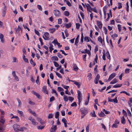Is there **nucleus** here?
Listing matches in <instances>:
<instances>
[{"label": "nucleus", "instance_id": "nucleus-11", "mask_svg": "<svg viewBox=\"0 0 132 132\" xmlns=\"http://www.w3.org/2000/svg\"><path fill=\"white\" fill-rule=\"evenodd\" d=\"M37 119L38 121L40 122V123L41 125H43L45 123V122L43 121L39 117H37Z\"/></svg>", "mask_w": 132, "mask_h": 132}, {"label": "nucleus", "instance_id": "nucleus-3", "mask_svg": "<svg viewBox=\"0 0 132 132\" xmlns=\"http://www.w3.org/2000/svg\"><path fill=\"white\" fill-rule=\"evenodd\" d=\"M44 35L45 37L43 36V38L45 40H48L49 38V34L47 32H45L44 33Z\"/></svg>", "mask_w": 132, "mask_h": 132}, {"label": "nucleus", "instance_id": "nucleus-36", "mask_svg": "<svg viewBox=\"0 0 132 132\" xmlns=\"http://www.w3.org/2000/svg\"><path fill=\"white\" fill-rule=\"evenodd\" d=\"M98 40L101 42L102 44V39L101 36H99L98 38Z\"/></svg>", "mask_w": 132, "mask_h": 132}, {"label": "nucleus", "instance_id": "nucleus-15", "mask_svg": "<svg viewBox=\"0 0 132 132\" xmlns=\"http://www.w3.org/2000/svg\"><path fill=\"white\" fill-rule=\"evenodd\" d=\"M73 70L76 71H77L79 69L76 64H73Z\"/></svg>", "mask_w": 132, "mask_h": 132}, {"label": "nucleus", "instance_id": "nucleus-37", "mask_svg": "<svg viewBox=\"0 0 132 132\" xmlns=\"http://www.w3.org/2000/svg\"><path fill=\"white\" fill-rule=\"evenodd\" d=\"M55 73L56 76H57L58 77L61 78H62V76L59 73L57 72H55Z\"/></svg>", "mask_w": 132, "mask_h": 132}, {"label": "nucleus", "instance_id": "nucleus-39", "mask_svg": "<svg viewBox=\"0 0 132 132\" xmlns=\"http://www.w3.org/2000/svg\"><path fill=\"white\" fill-rule=\"evenodd\" d=\"M45 127L44 126H37V128L38 129H43Z\"/></svg>", "mask_w": 132, "mask_h": 132}, {"label": "nucleus", "instance_id": "nucleus-5", "mask_svg": "<svg viewBox=\"0 0 132 132\" xmlns=\"http://www.w3.org/2000/svg\"><path fill=\"white\" fill-rule=\"evenodd\" d=\"M100 77L99 74H97L94 80V82L95 84H96L98 83V81L100 79Z\"/></svg>", "mask_w": 132, "mask_h": 132}, {"label": "nucleus", "instance_id": "nucleus-16", "mask_svg": "<svg viewBox=\"0 0 132 132\" xmlns=\"http://www.w3.org/2000/svg\"><path fill=\"white\" fill-rule=\"evenodd\" d=\"M71 81L74 82V84L77 85L78 88H79L80 87L79 86L80 85V83L77 82L76 81L73 80H71Z\"/></svg>", "mask_w": 132, "mask_h": 132}, {"label": "nucleus", "instance_id": "nucleus-42", "mask_svg": "<svg viewBox=\"0 0 132 132\" xmlns=\"http://www.w3.org/2000/svg\"><path fill=\"white\" fill-rule=\"evenodd\" d=\"M84 39V36L83 35V34L82 32L81 33V42L82 43H83V42Z\"/></svg>", "mask_w": 132, "mask_h": 132}, {"label": "nucleus", "instance_id": "nucleus-49", "mask_svg": "<svg viewBox=\"0 0 132 132\" xmlns=\"http://www.w3.org/2000/svg\"><path fill=\"white\" fill-rule=\"evenodd\" d=\"M14 118H16V120H18L17 121H19V118L17 116H13V117L11 118V119H12Z\"/></svg>", "mask_w": 132, "mask_h": 132}, {"label": "nucleus", "instance_id": "nucleus-50", "mask_svg": "<svg viewBox=\"0 0 132 132\" xmlns=\"http://www.w3.org/2000/svg\"><path fill=\"white\" fill-rule=\"evenodd\" d=\"M53 63L54 64V65L56 67H57L59 66V64L56 62L54 61Z\"/></svg>", "mask_w": 132, "mask_h": 132}, {"label": "nucleus", "instance_id": "nucleus-30", "mask_svg": "<svg viewBox=\"0 0 132 132\" xmlns=\"http://www.w3.org/2000/svg\"><path fill=\"white\" fill-rule=\"evenodd\" d=\"M89 38L88 37L85 36L84 37V40L87 42H88L89 41Z\"/></svg>", "mask_w": 132, "mask_h": 132}, {"label": "nucleus", "instance_id": "nucleus-19", "mask_svg": "<svg viewBox=\"0 0 132 132\" xmlns=\"http://www.w3.org/2000/svg\"><path fill=\"white\" fill-rule=\"evenodd\" d=\"M87 11L89 12H92V8L90 6H87Z\"/></svg>", "mask_w": 132, "mask_h": 132}, {"label": "nucleus", "instance_id": "nucleus-1", "mask_svg": "<svg viewBox=\"0 0 132 132\" xmlns=\"http://www.w3.org/2000/svg\"><path fill=\"white\" fill-rule=\"evenodd\" d=\"M3 4L4 5V7H3L2 10V16L4 17L5 16V13L6 12V7L4 3H3Z\"/></svg>", "mask_w": 132, "mask_h": 132}, {"label": "nucleus", "instance_id": "nucleus-60", "mask_svg": "<svg viewBox=\"0 0 132 132\" xmlns=\"http://www.w3.org/2000/svg\"><path fill=\"white\" fill-rule=\"evenodd\" d=\"M103 111L105 112L106 114H109L110 113L109 111H106L105 109L103 110Z\"/></svg>", "mask_w": 132, "mask_h": 132}, {"label": "nucleus", "instance_id": "nucleus-34", "mask_svg": "<svg viewBox=\"0 0 132 132\" xmlns=\"http://www.w3.org/2000/svg\"><path fill=\"white\" fill-rule=\"evenodd\" d=\"M84 51L85 53L88 54L89 55H90V52L89 50H87V49L85 50Z\"/></svg>", "mask_w": 132, "mask_h": 132}, {"label": "nucleus", "instance_id": "nucleus-35", "mask_svg": "<svg viewBox=\"0 0 132 132\" xmlns=\"http://www.w3.org/2000/svg\"><path fill=\"white\" fill-rule=\"evenodd\" d=\"M59 116V112H56L55 114V117L57 119L58 118Z\"/></svg>", "mask_w": 132, "mask_h": 132}, {"label": "nucleus", "instance_id": "nucleus-47", "mask_svg": "<svg viewBox=\"0 0 132 132\" xmlns=\"http://www.w3.org/2000/svg\"><path fill=\"white\" fill-rule=\"evenodd\" d=\"M123 93L125 94L126 95H127L128 96H129L130 95V94L129 93H128L127 92H125V91H122L121 92H120V93Z\"/></svg>", "mask_w": 132, "mask_h": 132}, {"label": "nucleus", "instance_id": "nucleus-24", "mask_svg": "<svg viewBox=\"0 0 132 132\" xmlns=\"http://www.w3.org/2000/svg\"><path fill=\"white\" fill-rule=\"evenodd\" d=\"M78 94V99H81V93L80 91L78 90H77Z\"/></svg>", "mask_w": 132, "mask_h": 132}, {"label": "nucleus", "instance_id": "nucleus-13", "mask_svg": "<svg viewBox=\"0 0 132 132\" xmlns=\"http://www.w3.org/2000/svg\"><path fill=\"white\" fill-rule=\"evenodd\" d=\"M81 112L82 114L84 115H86L87 113V110L83 108L81 109Z\"/></svg>", "mask_w": 132, "mask_h": 132}, {"label": "nucleus", "instance_id": "nucleus-56", "mask_svg": "<svg viewBox=\"0 0 132 132\" xmlns=\"http://www.w3.org/2000/svg\"><path fill=\"white\" fill-rule=\"evenodd\" d=\"M127 111L128 113V114L129 116L131 117V113L130 111L128 109H127Z\"/></svg>", "mask_w": 132, "mask_h": 132}, {"label": "nucleus", "instance_id": "nucleus-55", "mask_svg": "<svg viewBox=\"0 0 132 132\" xmlns=\"http://www.w3.org/2000/svg\"><path fill=\"white\" fill-rule=\"evenodd\" d=\"M55 100V98L54 96H52V97L50 98V102H51Z\"/></svg>", "mask_w": 132, "mask_h": 132}, {"label": "nucleus", "instance_id": "nucleus-29", "mask_svg": "<svg viewBox=\"0 0 132 132\" xmlns=\"http://www.w3.org/2000/svg\"><path fill=\"white\" fill-rule=\"evenodd\" d=\"M18 103V106L20 107L21 105V101L18 98L16 99Z\"/></svg>", "mask_w": 132, "mask_h": 132}, {"label": "nucleus", "instance_id": "nucleus-32", "mask_svg": "<svg viewBox=\"0 0 132 132\" xmlns=\"http://www.w3.org/2000/svg\"><path fill=\"white\" fill-rule=\"evenodd\" d=\"M30 62L31 64L33 65V67H34L36 65V63H35L33 62L32 59H31L30 61Z\"/></svg>", "mask_w": 132, "mask_h": 132}, {"label": "nucleus", "instance_id": "nucleus-51", "mask_svg": "<svg viewBox=\"0 0 132 132\" xmlns=\"http://www.w3.org/2000/svg\"><path fill=\"white\" fill-rule=\"evenodd\" d=\"M64 33L66 37H67L68 35V31L67 29H65L64 31Z\"/></svg>", "mask_w": 132, "mask_h": 132}, {"label": "nucleus", "instance_id": "nucleus-25", "mask_svg": "<svg viewBox=\"0 0 132 132\" xmlns=\"http://www.w3.org/2000/svg\"><path fill=\"white\" fill-rule=\"evenodd\" d=\"M121 123L123 124H125L126 123V121L124 118V117L123 116L121 118Z\"/></svg>", "mask_w": 132, "mask_h": 132}, {"label": "nucleus", "instance_id": "nucleus-31", "mask_svg": "<svg viewBox=\"0 0 132 132\" xmlns=\"http://www.w3.org/2000/svg\"><path fill=\"white\" fill-rule=\"evenodd\" d=\"M67 96L64 95L63 96V99L65 102H67L68 100V98Z\"/></svg>", "mask_w": 132, "mask_h": 132}, {"label": "nucleus", "instance_id": "nucleus-28", "mask_svg": "<svg viewBox=\"0 0 132 132\" xmlns=\"http://www.w3.org/2000/svg\"><path fill=\"white\" fill-rule=\"evenodd\" d=\"M117 80L116 78H115L111 82L110 84H113L117 82Z\"/></svg>", "mask_w": 132, "mask_h": 132}, {"label": "nucleus", "instance_id": "nucleus-18", "mask_svg": "<svg viewBox=\"0 0 132 132\" xmlns=\"http://www.w3.org/2000/svg\"><path fill=\"white\" fill-rule=\"evenodd\" d=\"M56 125H55L53 127H51V128L50 132H55V131L56 129Z\"/></svg>", "mask_w": 132, "mask_h": 132}, {"label": "nucleus", "instance_id": "nucleus-63", "mask_svg": "<svg viewBox=\"0 0 132 132\" xmlns=\"http://www.w3.org/2000/svg\"><path fill=\"white\" fill-rule=\"evenodd\" d=\"M118 29L119 31H120L121 30V26L120 24L118 25Z\"/></svg>", "mask_w": 132, "mask_h": 132}, {"label": "nucleus", "instance_id": "nucleus-20", "mask_svg": "<svg viewBox=\"0 0 132 132\" xmlns=\"http://www.w3.org/2000/svg\"><path fill=\"white\" fill-rule=\"evenodd\" d=\"M28 111L29 112L31 113L33 115L35 116H37V114L36 113H35V112L34 111H32L30 109H28Z\"/></svg>", "mask_w": 132, "mask_h": 132}, {"label": "nucleus", "instance_id": "nucleus-44", "mask_svg": "<svg viewBox=\"0 0 132 132\" xmlns=\"http://www.w3.org/2000/svg\"><path fill=\"white\" fill-rule=\"evenodd\" d=\"M57 90L59 92H60L61 91H63V89L60 87H57Z\"/></svg>", "mask_w": 132, "mask_h": 132}, {"label": "nucleus", "instance_id": "nucleus-48", "mask_svg": "<svg viewBox=\"0 0 132 132\" xmlns=\"http://www.w3.org/2000/svg\"><path fill=\"white\" fill-rule=\"evenodd\" d=\"M99 116L100 117H103L105 116V115L103 112L101 111V113L99 114Z\"/></svg>", "mask_w": 132, "mask_h": 132}, {"label": "nucleus", "instance_id": "nucleus-33", "mask_svg": "<svg viewBox=\"0 0 132 132\" xmlns=\"http://www.w3.org/2000/svg\"><path fill=\"white\" fill-rule=\"evenodd\" d=\"M106 57L107 58L110 60V56L109 51H107L106 52Z\"/></svg>", "mask_w": 132, "mask_h": 132}, {"label": "nucleus", "instance_id": "nucleus-62", "mask_svg": "<svg viewBox=\"0 0 132 132\" xmlns=\"http://www.w3.org/2000/svg\"><path fill=\"white\" fill-rule=\"evenodd\" d=\"M29 103L31 105L35 104V103L34 102H32L30 100V99L29 100Z\"/></svg>", "mask_w": 132, "mask_h": 132}, {"label": "nucleus", "instance_id": "nucleus-8", "mask_svg": "<svg viewBox=\"0 0 132 132\" xmlns=\"http://www.w3.org/2000/svg\"><path fill=\"white\" fill-rule=\"evenodd\" d=\"M19 127V126L17 124H15L13 126V128L14 129V130L16 131L19 130L18 129Z\"/></svg>", "mask_w": 132, "mask_h": 132}, {"label": "nucleus", "instance_id": "nucleus-41", "mask_svg": "<svg viewBox=\"0 0 132 132\" xmlns=\"http://www.w3.org/2000/svg\"><path fill=\"white\" fill-rule=\"evenodd\" d=\"M71 26V23L66 24L65 25L66 27L67 28H68L70 27Z\"/></svg>", "mask_w": 132, "mask_h": 132}, {"label": "nucleus", "instance_id": "nucleus-17", "mask_svg": "<svg viewBox=\"0 0 132 132\" xmlns=\"http://www.w3.org/2000/svg\"><path fill=\"white\" fill-rule=\"evenodd\" d=\"M79 37V35H78L77 36L76 38L75 39V44L76 45H78V39Z\"/></svg>", "mask_w": 132, "mask_h": 132}, {"label": "nucleus", "instance_id": "nucleus-10", "mask_svg": "<svg viewBox=\"0 0 132 132\" xmlns=\"http://www.w3.org/2000/svg\"><path fill=\"white\" fill-rule=\"evenodd\" d=\"M47 87L46 86H44L42 88V91L44 93L48 94V91L46 90Z\"/></svg>", "mask_w": 132, "mask_h": 132}, {"label": "nucleus", "instance_id": "nucleus-26", "mask_svg": "<svg viewBox=\"0 0 132 132\" xmlns=\"http://www.w3.org/2000/svg\"><path fill=\"white\" fill-rule=\"evenodd\" d=\"M53 45L51 44H50V47H49V51L51 53L52 52V50H54V48H53Z\"/></svg>", "mask_w": 132, "mask_h": 132}, {"label": "nucleus", "instance_id": "nucleus-52", "mask_svg": "<svg viewBox=\"0 0 132 132\" xmlns=\"http://www.w3.org/2000/svg\"><path fill=\"white\" fill-rule=\"evenodd\" d=\"M68 98L69 101L71 102H72L74 100V98L71 96H69Z\"/></svg>", "mask_w": 132, "mask_h": 132}, {"label": "nucleus", "instance_id": "nucleus-12", "mask_svg": "<svg viewBox=\"0 0 132 132\" xmlns=\"http://www.w3.org/2000/svg\"><path fill=\"white\" fill-rule=\"evenodd\" d=\"M31 92L34 95H35L38 98H39L40 95L39 94L36 93L35 91L34 90H32Z\"/></svg>", "mask_w": 132, "mask_h": 132}, {"label": "nucleus", "instance_id": "nucleus-59", "mask_svg": "<svg viewBox=\"0 0 132 132\" xmlns=\"http://www.w3.org/2000/svg\"><path fill=\"white\" fill-rule=\"evenodd\" d=\"M50 78L52 80L54 79V76L52 73H51L50 75Z\"/></svg>", "mask_w": 132, "mask_h": 132}, {"label": "nucleus", "instance_id": "nucleus-4", "mask_svg": "<svg viewBox=\"0 0 132 132\" xmlns=\"http://www.w3.org/2000/svg\"><path fill=\"white\" fill-rule=\"evenodd\" d=\"M52 43H54L55 45L56 44L57 45L59 48L61 47L62 46V45H60V43L58 42L57 40L54 39L52 42Z\"/></svg>", "mask_w": 132, "mask_h": 132}, {"label": "nucleus", "instance_id": "nucleus-38", "mask_svg": "<svg viewBox=\"0 0 132 132\" xmlns=\"http://www.w3.org/2000/svg\"><path fill=\"white\" fill-rule=\"evenodd\" d=\"M55 30V28H50L49 29V31H50V32L52 33Z\"/></svg>", "mask_w": 132, "mask_h": 132}, {"label": "nucleus", "instance_id": "nucleus-58", "mask_svg": "<svg viewBox=\"0 0 132 132\" xmlns=\"http://www.w3.org/2000/svg\"><path fill=\"white\" fill-rule=\"evenodd\" d=\"M113 101L116 103H117L118 102V100L117 99V97H116L114 99H113Z\"/></svg>", "mask_w": 132, "mask_h": 132}, {"label": "nucleus", "instance_id": "nucleus-54", "mask_svg": "<svg viewBox=\"0 0 132 132\" xmlns=\"http://www.w3.org/2000/svg\"><path fill=\"white\" fill-rule=\"evenodd\" d=\"M126 10L128 12L129 11V6L128 5V2H127L126 3Z\"/></svg>", "mask_w": 132, "mask_h": 132}, {"label": "nucleus", "instance_id": "nucleus-53", "mask_svg": "<svg viewBox=\"0 0 132 132\" xmlns=\"http://www.w3.org/2000/svg\"><path fill=\"white\" fill-rule=\"evenodd\" d=\"M62 23V20L61 19H59L58 20V23L59 24H61Z\"/></svg>", "mask_w": 132, "mask_h": 132}, {"label": "nucleus", "instance_id": "nucleus-57", "mask_svg": "<svg viewBox=\"0 0 132 132\" xmlns=\"http://www.w3.org/2000/svg\"><path fill=\"white\" fill-rule=\"evenodd\" d=\"M112 128H117L118 127V125H117V124H115V123H113L112 126Z\"/></svg>", "mask_w": 132, "mask_h": 132}, {"label": "nucleus", "instance_id": "nucleus-2", "mask_svg": "<svg viewBox=\"0 0 132 132\" xmlns=\"http://www.w3.org/2000/svg\"><path fill=\"white\" fill-rule=\"evenodd\" d=\"M53 13L56 16H58L61 15V13L60 11L57 10H54L53 11Z\"/></svg>", "mask_w": 132, "mask_h": 132}, {"label": "nucleus", "instance_id": "nucleus-23", "mask_svg": "<svg viewBox=\"0 0 132 132\" xmlns=\"http://www.w3.org/2000/svg\"><path fill=\"white\" fill-rule=\"evenodd\" d=\"M51 59L52 60L58 61V59L56 56H53L51 57Z\"/></svg>", "mask_w": 132, "mask_h": 132}, {"label": "nucleus", "instance_id": "nucleus-21", "mask_svg": "<svg viewBox=\"0 0 132 132\" xmlns=\"http://www.w3.org/2000/svg\"><path fill=\"white\" fill-rule=\"evenodd\" d=\"M3 35L2 34L0 33V38L2 43H3L4 42V40L3 39Z\"/></svg>", "mask_w": 132, "mask_h": 132}, {"label": "nucleus", "instance_id": "nucleus-43", "mask_svg": "<svg viewBox=\"0 0 132 132\" xmlns=\"http://www.w3.org/2000/svg\"><path fill=\"white\" fill-rule=\"evenodd\" d=\"M92 75L90 73H89L88 74V75L87 76V77H89L88 80H90L92 78Z\"/></svg>", "mask_w": 132, "mask_h": 132}, {"label": "nucleus", "instance_id": "nucleus-9", "mask_svg": "<svg viewBox=\"0 0 132 132\" xmlns=\"http://www.w3.org/2000/svg\"><path fill=\"white\" fill-rule=\"evenodd\" d=\"M97 24L99 28L100 29H101L102 27V22L99 21H97Z\"/></svg>", "mask_w": 132, "mask_h": 132}, {"label": "nucleus", "instance_id": "nucleus-64", "mask_svg": "<svg viewBox=\"0 0 132 132\" xmlns=\"http://www.w3.org/2000/svg\"><path fill=\"white\" fill-rule=\"evenodd\" d=\"M57 55L60 58H61L62 57V56L59 53H57Z\"/></svg>", "mask_w": 132, "mask_h": 132}, {"label": "nucleus", "instance_id": "nucleus-27", "mask_svg": "<svg viewBox=\"0 0 132 132\" xmlns=\"http://www.w3.org/2000/svg\"><path fill=\"white\" fill-rule=\"evenodd\" d=\"M122 84H117L114 85L113 87V88H116L117 87H120L122 86Z\"/></svg>", "mask_w": 132, "mask_h": 132}, {"label": "nucleus", "instance_id": "nucleus-61", "mask_svg": "<svg viewBox=\"0 0 132 132\" xmlns=\"http://www.w3.org/2000/svg\"><path fill=\"white\" fill-rule=\"evenodd\" d=\"M62 122H63L64 124H65V123H66L67 122V121L64 118H63L62 120Z\"/></svg>", "mask_w": 132, "mask_h": 132}, {"label": "nucleus", "instance_id": "nucleus-46", "mask_svg": "<svg viewBox=\"0 0 132 132\" xmlns=\"http://www.w3.org/2000/svg\"><path fill=\"white\" fill-rule=\"evenodd\" d=\"M53 115L52 113H50L48 117V118L49 119H51L53 118Z\"/></svg>", "mask_w": 132, "mask_h": 132}, {"label": "nucleus", "instance_id": "nucleus-14", "mask_svg": "<svg viewBox=\"0 0 132 132\" xmlns=\"http://www.w3.org/2000/svg\"><path fill=\"white\" fill-rule=\"evenodd\" d=\"M14 29L15 30L16 33H18L20 30H21V32H22V29L19 26H18V28L17 29L14 28Z\"/></svg>", "mask_w": 132, "mask_h": 132}, {"label": "nucleus", "instance_id": "nucleus-7", "mask_svg": "<svg viewBox=\"0 0 132 132\" xmlns=\"http://www.w3.org/2000/svg\"><path fill=\"white\" fill-rule=\"evenodd\" d=\"M116 74L115 73H113L111 74L108 79V81H110L112 79L114 78Z\"/></svg>", "mask_w": 132, "mask_h": 132}, {"label": "nucleus", "instance_id": "nucleus-40", "mask_svg": "<svg viewBox=\"0 0 132 132\" xmlns=\"http://www.w3.org/2000/svg\"><path fill=\"white\" fill-rule=\"evenodd\" d=\"M64 14L66 16H68L69 14V12L68 11H65L64 12Z\"/></svg>", "mask_w": 132, "mask_h": 132}, {"label": "nucleus", "instance_id": "nucleus-6", "mask_svg": "<svg viewBox=\"0 0 132 132\" xmlns=\"http://www.w3.org/2000/svg\"><path fill=\"white\" fill-rule=\"evenodd\" d=\"M28 119L31 121L33 125H36V122L34 118L31 117H30L28 118Z\"/></svg>", "mask_w": 132, "mask_h": 132}, {"label": "nucleus", "instance_id": "nucleus-22", "mask_svg": "<svg viewBox=\"0 0 132 132\" xmlns=\"http://www.w3.org/2000/svg\"><path fill=\"white\" fill-rule=\"evenodd\" d=\"M88 96L87 98V101H86L85 103V105H88L90 98V93H88Z\"/></svg>", "mask_w": 132, "mask_h": 132}, {"label": "nucleus", "instance_id": "nucleus-45", "mask_svg": "<svg viewBox=\"0 0 132 132\" xmlns=\"http://www.w3.org/2000/svg\"><path fill=\"white\" fill-rule=\"evenodd\" d=\"M77 105V104L75 102H74L71 105V106H72L76 107Z\"/></svg>", "mask_w": 132, "mask_h": 132}]
</instances>
